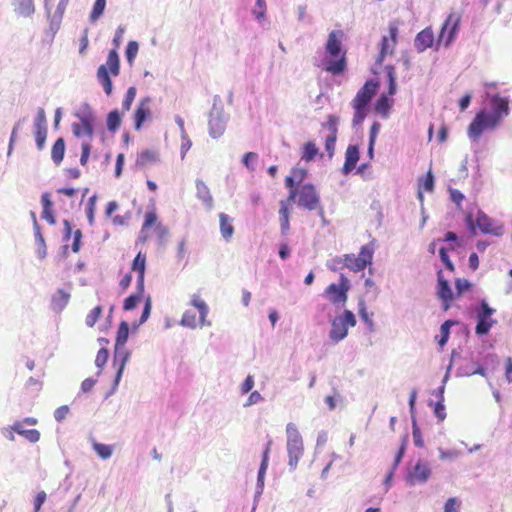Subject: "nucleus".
Listing matches in <instances>:
<instances>
[{
	"mask_svg": "<svg viewBox=\"0 0 512 512\" xmlns=\"http://www.w3.org/2000/svg\"><path fill=\"white\" fill-rule=\"evenodd\" d=\"M492 111H479L469 124L467 134L470 139L477 141L485 130L496 129L504 118L510 114L509 100L498 94L490 98Z\"/></svg>",
	"mask_w": 512,
	"mask_h": 512,
	"instance_id": "obj_1",
	"label": "nucleus"
},
{
	"mask_svg": "<svg viewBox=\"0 0 512 512\" xmlns=\"http://www.w3.org/2000/svg\"><path fill=\"white\" fill-rule=\"evenodd\" d=\"M297 200L300 207L307 210H315L320 205V197L314 185L305 183L299 185V191H292L286 199L279 202V221L282 234H287L290 229V207Z\"/></svg>",
	"mask_w": 512,
	"mask_h": 512,
	"instance_id": "obj_2",
	"label": "nucleus"
},
{
	"mask_svg": "<svg viewBox=\"0 0 512 512\" xmlns=\"http://www.w3.org/2000/svg\"><path fill=\"white\" fill-rule=\"evenodd\" d=\"M343 36L344 33L341 30L331 31L325 45V51L329 59L324 70L333 75L343 73L347 67L346 51L342 48Z\"/></svg>",
	"mask_w": 512,
	"mask_h": 512,
	"instance_id": "obj_3",
	"label": "nucleus"
},
{
	"mask_svg": "<svg viewBox=\"0 0 512 512\" xmlns=\"http://www.w3.org/2000/svg\"><path fill=\"white\" fill-rule=\"evenodd\" d=\"M378 86L377 81L367 80L351 101V106L354 109L353 125L358 126L363 123L367 116V106L376 94Z\"/></svg>",
	"mask_w": 512,
	"mask_h": 512,
	"instance_id": "obj_4",
	"label": "nucleus"
},
{
	"mask_svg": "<svg viewBox=\"0 0 512 512\" xmlns=\"http://www.w3.org/2000/svg\"><path fill=\"white\" fill-rule=\"evenodd\" d=\"M120 73V57L118 51L111 49L108 53L105 64H102L97 69V80L103 87V90L107 96H110L113 92V82L110 77L118 76Z\"/></svg>",
	"mask_w": 512,
	"mask_h": 512,
	"instance_id": "obj_5",
	"label": "nucleus"
},
{
	"mask_svg": "<svg viewBox=\"0 0 512 512\" xmlns=\"http://www.w3.org/2000/svg\"><path fill=\"white\" fill-rule=\"evenodd\" d=\"M286 435L288 463L292 469H295L304 453L303 439L297 426L291 422L286 425Z\"/></svg>",
	"mask_w": 512,
	"mask_h": 512,
	"instance_id": "obj_6",
	"label": "nucleus"
},
{
	"mask_svg": "<svg viewBox=\"0 0 512 512\" xmlns=\"http://www.w3.org/2000/svg\"><path fill=\"white\" fill-rule=\"evenodd\" d=\"M466 223L471 228L472 232L475 233V226L483 234H490L493 236H501L504 232V226L502 223L495 221L488 217L484 212L478 211L476 219H473L472 214L466 215Z\"/></svg>",
	"mask_w": 512,
	"mask_h": 512,
	"instance_id": "obj_7",
	"label": "nucleus"
},
{
	"mask_svg": "<svg viewBox=\"0 0 512 512\" xmlns=\"http://www.w3.org/2000/svg\"><path fill=\"white\" fill-rule=\"evenodd\" d=\"M461 19L462 16L458 12H451L448 14L446 20L442 24L438 39L436 40V49L441 45H444L445 47L451 45L458 34Z\"/></svg>",
	"mask_w": 512,
	"mask_h": 512,
	"instance_id": "obj_8",
	"label": "nucleus"
},
{
	"mask_svg": "<svg viewBox=\"0 0 512 512\" xmlns=\"http://www.w3.org/2000/svg\"><path fill=\"white\" fill-rule=\"evenodd\" d=\"M374 250V243L370 242L360 248V252L357 256L355 254H345L344 267L353 272L363 271L367 265L372 263Z\"/></svg>",
	"mask_w": 512,
	"mask_h": 512,
	"instance_id": "obj_9",
	"label": "nucleus"
},
{
	"mask_svg": "<svg viewBox=\"0 0 512 512\" xmlns=\"http://www.w3.org/2000/svg\"><path fill=\"white\" fill-rule=\"evenodd\" d=\"M355 324L354 314L350 310H345L342 315L332 321L329 332L330 339L336 343L343 340L347 336L349 327H353Z\"/></svg>",
	"mask_w": 512,
	"mask_h": 512,
	"instance_id": "obj_10",
	"label": "nucleus"
},
{
	"mask_svg": "<svg viewBox=\"0 0 512 512\" xmlns=\"http://www.w3.org/2000/svg\"><path fill=\"white\" fill-rule=\"evenodd\" d=\"M131 357V351L128 350L125 346H114V354H113V364L117 367L116 374L113 380L112 387L110 391L107 393L106 398L114 394L119 386L121 378L123 376L126 364L128 363Z\"/></svg>",
	"mask_w": 512,
	"mask_h": 512,
	"instance_id": "obj_11",
	"label": "nucleus"
},
{
	"mask_svg": "<svg viewBox=\"0 0 512 512\" xmlns=\"http://www.w3.org/2000/svg\"><path fill=\"white\" fill-rule=\"evenodd\" d=\"M350 290V282L348 278L341 274L339 283H332L324 291L325 296L329 301L334 304H345L348 298V291Z\"/></svg>",
	"mask_w": 512,
	"mask_h": 512,
	"instance_id": "obj_12",
	"label": "nucleus"
},
{
	"mask_svg": "<svg viewBox=\"0 0 512 512\" xmlns=\"http://www.w3.org/2000/svg\"><path fill=\"white\" fill-rule=\"evenodd\" d=\"M209 134L212 138H219L224 133L223 107L221 105V97L216 95L213 107L209 115Z\"/></svg>",
	"mask_w": 512,
	"mask_h": 512,
	"instance_id": "obj_13",
	"label": "nucleus"
},
{
	"mask_svg": "<svg viewBox=\"0 0 512 512\" xmlns=\"http://www.w3.org/2000/svg\"><path fill=\"white\" fill-rule=\"evenodd\" d=\"M495 310L491 308L486 300L480 302V309L477 311V325L475 333L477 335L488 334L491 327L496 323V320L491 319Z\"/></svg>",
	"mask_w": 512,
	"mask_h": 512,
	"instance_id": "obj_14",
	"label": "nucleus"
},
{
	"mask_svg": "<svg viewBox=\"0 0 512 512\" xmlns=\"http://www.w3.org/2000/svg\"><path fill=\"white\" fill-rule=\"evenodd\" d=\"M151 102L152 98L149 96H146L139 101L133 114L134 129L136 131L141 130L143 124L151 117Z\"/></svg>",
	"mask_w": 512,
	"mask_h": 512,
	"instance_id": "obj_15",
	"label": "nucleus"
},
{
	"mask_svg": "<svg viewBox=\"0 0 512 512\" xmlns=\"http://www.w3.org/2000/svg\"><path fill=\"white\" fill-rule=\"evenodd\" d=\"M437 284V295L439 299H441L442 301L443 309L447 311L451 306V302L453 300V293L448 281L444 278V275L441 270L438 271L437 273Z\"/></svg>",
	"mask_w": 512,
	"mask_h": 512,
	"instance_id": "obj_16",
	"label": "nucleus"
},
{
	"mask_svg": "<svg viewBox=\"0 0 512 512\" xmlns=\"http://www.w3.org/2000/svg\"><path fill=\"white\" fill-rule=\"evenodd\" d=\"M390 40L387 37H383L381 41V49L377 59V62L382 63L387 55H392L394 48L397 44L398 28L396 25L389 26Z\"/></svg>",
	"mask_w": 512,
	"mask_h": 512,
	"instance_id": "obj_17",
	"label": "nucleus"
},
{
	"mask_svg": "<svg viewBox=\"0 0 512 512\" xmlns=\"http://www.w3.org/2000/svg\"><path fill=\"white\" fill-rule=\"evenodd\" d=\"M71 299V291L62 288L57 289L51 296L50 309L54 313H61Z\"/></svg>",
	"mask_w": 512,
	"mask_h": 512,
	"instance_id": "obj_18",
	"label": "nucleus"
},
{
	"mask_svg": "<svg viewBox=\"0 0 512 512\" xmlns=\"http://www.w3.org/2000/svg\"><path fill=\"white\" fill-rule=\"evenodd\" d=\"M434 42V32L431 27H427L416 35L414 45L417 51L423 52L426 49L433 47Z\"/></svg>",
	"mask_w": 512,
	"mask_h": 512,
	"instance_id": "obj_19",
	"label": "nucleus"
},
{
	"mask_svg": "<svg viewBox=\"0 0 512 512\" xmlns=\"http://www.w3.org/2000/svg\"><path fill=\"white\" fill-rule=\"evenodd\" d=\"M431 475V470L427 464L418 462L413 467L412 471L408 475V480L411 484L424 483Z\"/></svg>",
	"mask_w": 512,
	"mask_h": 512,
	"instance_id": "obj_20",
	"label": "nucleus"
},
{
	"mask_svg": "<svg viewBox=\"0 0 512 512\" xmlns=\"http://www.w3.org/2000/svg\"><path fill=\"white\" fill-rule=\"evenodd\" d=\"M359 160V148L356 145H349L345 152V162L342 167V173L348 175L355 167Z\"/></svg>",
	"mask_w": 512,
	"mask_h": 512,
	"instance_id": "obj_21",
	"label": "nucleus"
},
{
	"mask_svg": "<svg viewBox=\"0 0 512 512\" xmlns=\"http://www.w3.org/2000/svg\"><path fill=\"white\" fill-rule=\"evenodd\" d=\"M41 205L43 207L41 218L45 219L50 225L56 224V218L53 212L54 203L51 200V194L49 192H44L41 195Z\"/></svg>",
	"mask_w": 512,
	"mask_h": 512,
	"instance_id": "obj_22",
	"label": "nucleus"
},
{
	"mask_svg": "<svg viewBox=\"0 0 512 512\" xmlns=\"http://www.w3.org/2000/svg\"><path fill=\"white\" fill-rule=\"evenodd\" d=\"M13 10L20 17H30L35 13L34 0H12Z\"/></svg>",
	"mask_w": 512,
	"mask_h": 512,
	"instance_id": "obj_23",
	"label": "nucleus"
},
{
	"mask_svg": "<svg viewBox=\"0 0 512 512\" xmlns=\"http://www.w3.org/2000/svg\"><path fill=\"white\" fill-rule=\"evenodd\" d=\"M196 190L197 198L203 202L208 210H211L213 207V198L210 194L209 188L201 179L196 180Z\"/></svg>",
	"mask_w": 512,
	"mask_h": 512,
	"instance_id": "obj_24",
	"label": "nucleus"
},
{
	"mask_svg": "<svg viewBox=\"0 0 512 512\" xmlns=\"http://www.w3.org/2000/svg\"><path fill=\"white\" fill-rule=\"evenodd\" d=\"M66 144L63 137H59L54 142L51 149V159L56 166H59L65 156Z\"/></svg>",
	"mask_w": 512,
	"mask_h": 512,
	"instance_id": "obj_25",
	"label": "nucleus"
},
{
	"mask_svg": "<svg viewBox=\"0 0 512 512\" xmlns=\"http://www.w3.org/2000/svg\"><path fill=\"white\" fill-rule=\"evenodd\" d=\"M11 429L25 437L29 442L31 443H36L39 441L40 439V432L36 429H24L23 426H22V423L19 422V421H16L13 426L11 427Z\"/></svg>",
	"mask_w": 512,
	"mask_h": 512,
	"instance_id": "obj_26",
	"label": "nucleus"
},
{
	"mask_svg": "<svg viewBox=\"0 0 512 512\" xmlns=\"http://www.w3.org/2000/svg\"><path fill=\"white\" fill-rule=\"evenodd\" d=\"M434 190V176L429 170L426 175L419 179L418 183V198L422 202L424 199L423 193L424 192H432Z\"/></svg>",
	"mask_w": 512,
	"mask_h": 512,
	"instance_id": "obj_27",
	"label": "nucleus"
},
{
	"mask_svg": "<svg viewBox=\"0 0 512 512\" xmlns=\"http://www.w3.org/2000/svg\"><path fill=\"white\" fill-rule=\"evenodd\" d=\"M393 100H391L388 95H381L374 106V110L377 114L381 115L383 118H387L389 116Z\"/></svg>",
	"mask_w": 512,
	"mask_h": 512,
	"instance_id": "obj_28",
	"label": "nucleus"
},
{
	"mask_svg": "<svg viewBox=\"0 0 512 512\" xmlns=\"http://www.w3.org/2000/svg\"><path fill=\"white\" fill-rule=\"evenodd\" d=\"M122 123V115L118 109L111 110L106 117V127L111 133L118 131Z\"/></svg>",
	"mask_w": 512,
	"mask_h": 512,
	"instance_id": "obj_29",
	"label": "nucleus"
},
{
	"mask_svg": "<svg viewBox=\"0 0 512 512\" xmlns=\"http://www.w3.org/2000/svg\"><path fill=\"white\" fill-rule=\"evenodd\" d=\"M129 333H130V325L127 321H121L119 323V326H118V329H117V332H116V337H115V344L114 346H125V344L127 343L128 341V338H129Z\"/></svg>",
	"mask_w": 512,
	"mask_h": 512,
	"instance_id": "obj_30",
	"label": "nucleus"
},
{
	"mask_svg": "<svg viewBox=\"0 0 512 512\" xmlns=\"http://www.w3.org/2000/svg\"><path fill=\"white\" fill-rule=\"evenodd\" d=\"M191 305L194 306L199 311V323L201 326L207 324L206 317L208 315L209 309L205 301L199 298V296L194 295L191 300Z\"/></svg>",
	"mask_w": 512,
	"mask_h": 512,
	"instance_id": "obj_31",
	"label": "nucleus"
},
{
	"mask_svg": "<svg viewBox=\"0 0 512 512\" xmlns=\"http://www.w3.org/2000/svg\"><path fill=\"white\" fill-rule=\"evenodd\" d=\"M319 154V149L316 144L312 141L306 142L302 150V160L310 162Z\"/></svg>",
	"mask_w": 512,
	"mask_h": 512,
	"instance_id": "obj_32",
	"label": "nucleus"
},
{
	"mask_svg": "<svg viewBox=\"0 0 512 512\" xmlns=\"http://www.w3.org/2000/svg\"><path fill=\"white\" fill-rule=\"evenodd\" d=\"M34 237L37 245V256L39 259H44L47 255V247L41 229H36V231H34Z\"/></svg>",
	"mask_w": 512,
	"mask_h": 512,
	"instance_id": "obj_33",
	"label": "nucleus"
},
{
	"mask_svg": "<svg viewBox=\"0 0 512 512\" xmlns=\"http://www.w3.org/2000/svg\"><path fill=\"white\" fill-rule=\"evenodd\" d=\"M72 132L75 137L81 138L85 135L89 138L90 141L92 140L94 135V124L90 126L81 127L79 123H73Z\"/></svg>",
	"mask_w": 512,
	"mask_h": 512,
	"instance_id": "obj_34",
	"label": "nucleus"
},
{
	"mask_svg": "<svg viewBox=\"0 0 512 512\" xmlns=\"http://www.w3.org/2000/svg\"><path fill=\"white\" fill-rule=\"evenodd\" d=\"M105 8L106 0H95L89 16L90 22L94 23L100 19L105 11Z\"/></svg>",
	"mask_w": 512,
	"mask_h": 512,
	"instance_id": "obj_35",
	"label": "nucleus"
},
{
	"mask_svg": "<svg viewBox=\"0 0 512 512\" xmlns=\"http://www.w3.org/2000/svg\"><path fill=\"white\" fill-rule=\"evenodd\" d=\"M131 269L137 274H145L146 271V255L141 251L135 256L132 261Z\"/></svg>",
	"mask_w": 512,
	"mask_h": 512,
	"instance_id": "obj_36",
	"label": "nucleus"
},
{
	"mask_svg": "<svg viewBox=\"0 0 512 512\" xmlns=\"http://www.w3.org/2000/svg\"><path fill=\"white\" fill-rule=\"evenodd\" d=\"M48 128H33L35 144L39 151H42L46 145Z\"/></svg>",
	"mask_w": 512,
	"mask_h": 512,
	"instance_id": "obj_37",
	"label": "nucleus"
},
{
	"mask_svg": "<svg viewBox=\"0 0 512 512\" xmlns=\"http://www.w3.org/2000/svg\"><path fill=\"white\" fill-rule=\"evenodd\" d=\"M93 449L103 460L109 459L113 453V448L111 445L98 443L96 441L93 442Z\"/></svg>",
	"mask_w": 512,
	"mask_h": 512,
	"instance_id": "obj_38",
	"label": "nucleus"
},
{
	"mask_svg": "<svg viewBox=\"0 0 512 512\" xmlns=\"http://www.w3.org/2000/svg\"><path fill=\"white\" fill-rule=\"evenodd\" d=\"M387 78H388V95L393 96L396 93L397 85H396V73L395 68L392 65H388L385 68Z\"/></svg>",
	"mask_w": 512,
	"mask_h": 512,
	"instance_id": "obj_39",
	"label": "nucleus"
},
{
	"mask_svg": "<svg viewBox=\"0 0 512 512\" xmlns=\"http://www.w3.org/2000/svg\"><path fill=\"white\" fill-rule=\"evenodd\" d=\"M158 159V156L155 152L146 149L143 150L137 158L136 164L139 166H145L149 162H156Z\"/></svg>",
	"mask_w": 512,
	"mask_h": 512,
	"instance_id": "obj_40",
	"label": "nucleus"
},
{
	"mask_svg": "<svg viewBox=\"0 0 512 512\" xmlns=\"http://www.w3.org/2000/svg\"><path fill=\"white\" fill-rule=\"evenodd\" d=\"M142 298H143V296L138 295L136 293L130 294L123 301V310L124 311H132V310H134L139 305V303L141 302Z\"/></svg>",
	"mask_w": 512,
	"mask_h": 512,
	"instance_id": "obj_41",
	"label": "nucleus"
},
{
	"mask_svg": "<svg viewBox=\"0 0 512 512\" xmlns=\"http://www.w3.org/2000/svg\"><path fill=\"white\" fill-rule=\"evenodd\" d=\"M139 50V44L137 41L131 40L128 42L125 49V57L127 62L132 65Z\"/></svg>",
	"mask_w": 512,
	"mask_h": 512,
	"instance_id": "obj_42",
	"label": "nucleus"
},
{
	"mask_svg": "<svg viewBox=\"0 0 512 512\" xmlns=\"http://www.w3.org/2000/svg\"><path fill=\"white\" fill-rule=\"evenodd\" d=\"M102 313H103L102 306L101 305H97L86 316L85 324L88 327H93L96 324V322L99 320V318L101 317Z\"/></svg>",
	"mask_w": 512,
	"mask_h": 512,
	"instance_id": "obj_43",
	"label": "nucleus"
},
{
	"mask_svg": "<svg viewBox=\"0 0 512 512\" xmlns=\"http://www.w3.org/2000/svg\"><path fill=\"white\" fill-rule=\"evenodd\" d=\"M443 392H444V387L442 386V387L439 389V397H440V399H439V401L435 404V407H434V413H435L436 417H437L440 421H443V420L446 418Z\"/></svg>",
	"mask_w": 512,
	"mask_h": 512,
	"instance_id": "obj_44",
	"label": "nucleus"
},
{
	"mask_svg": "<svg viewBox=\"0 0 512 512\" xmlns=\"http://www.w3.org/2000/svg\"><path fill=\"white\" fill-rule=\"evenodd\" d=\"M180 324L184 327L195 328L196 323V313L193 310H186L182 316Z\"/></svg>",
	"mask_w": 512,
	"mask_h": 512,
	"instance_id": "obj_45",
	"label": "nucleus"
},
{
	"mask_svg": "<svg viewBox=\"0 0 512 512\" xmlns=\"http://www.w3.org/2000/svg\"><path fill=\"white\" fill-rule=\"evenodd\" d=\"M137 90L134 86H131L127 89L125 97L122 102V109L123 111H129L132 103L136 97Z\"/></svg>",
	"mask_w": 512,
	"mask_h": 512,
	"instance_id": "obj_46",
	"label": "nucleus"
},
{
	"mask_svg": "<svg viewBox=\"0 0 512 512\" xmlns=\"http://www.w3.org/2000/svg\"><path fill=\"white\" fill-rule=\"evenodd\" d=\"M270 444H271V442L268 443L267 447L265 448V450L263 452L261 465H260V468H259V471H258V481H262L263 480V477H264V475L266 473V470H267V467H268L269 453H270Z\"/></svg>",
	"mask_w": 512,
	"mask_h": 512,
	"instance_id": "obj_47",
	"label": "nucleus"
},
{
	"mask_svg": "<svg viewBox=\"0 0 512 512\" xmlns=\"http://www.w3.org/2000/svg\"><path fill=\"white\" fill-rule=\"evenodd\" d=\"M454 324H456L455 321H452V320H447L445 321L442 325H441V328H440V331H441V339L439 340V345L440 346H444L446 344V342L448 341V338H449V334H450V328L451 326H453Z\"/></svg>",
	"mask_w": 512,
	"mask_h": 512,
	"instance_id": "obj_48",
	"label": "nucleus"
},
{
	"mask_svg": "<svg viewBox=\"0 0 512 512\" xmlns=\"http://www.w3.org/2000/svg\"><path fill=\"white\" fill-rule=\"evenodd\" d=\"M109 358V350L105 347H102L99 349L96 359H95V365L98 369H103V367L106 365Z\"/></svg>",
	"mask_w": 512,
	"mask_h": 512,
	"instance_id": "obj_49",
	"label": "nucleus"
},
{
	"mask_svg": "<svg viewBox=\"0 0 512 512\" xmlns=\"http://www.w3.org/2000/svg\"><path fill=\"white\" fill-rule=\"evenodd\" d=\"M33 128H48L45 110L41 107L37 110V114L33 122Z\"/></svg>",
	"mask_w": 512,
	"mask_h": 512,
	"instance_id": "obj_50",
	"label": "nucleus"
},
{
	"mask_svg": "<svg viewBox=\"0 0 512 512\" xmlns=\"http://www.w3.org/2000/svg\"><path fill=\"white\" fill-rule=\"evenodd\" d=\"M151 309H152V301H151V297L148 296L145 299L142 314L138 320V325H142L148 320V318L150 317V314H151Z\"/></svg>",
	"mask_w": 512,
	"mask_h": 512,
	"instance_id": "obj_51",
	"label": "nucleus"
},
{
	"mask_svg": "<svg viewBox=\"0 0 512 512\" xmlns=\"http://www.w3.org/2000/svg\"><path fill=\"white\" fill-rule=\"evenodd\" d=\"M97 201V195H92L86 206V216L90 225L94 223L95 204Z\"/></svg>",
	"mask_w": 512,
	"mask_h": 512,
	"instance_id": "obj_52",
	"label": "nucleus"
},
{
	"mask_svg": "<svg viewBox=\"0 0 512 512\" xmlns=\"http://www.w3.org/2000/svg\"><path fill=\"white\" fill-rule=\"evenodd\" d=\"M92 145L89 141H83L81 144V156H80V164L82 166L87 165L90 154H91Z\"/></svg>",
	"mask_w": 512,
	"mask_h": 512,
	"instance_id": "obj_53",
	"label": "nucleus"
},
{
	"mask_svg": "<svg viewBox=\"0 0 512 512\" xmlns=\"http://www.w3.org/2000/svg\"><path fill=\"white\" fill-rule=\"evenodd\" d=\"M155 233L158 238V242L160 245H165L167 241V237L169 235V230L162 223H158L155 227Z\"/></svg>",
	"mask_w": 512,
	"mask_h": 512,
	"instance_id": "obj_54",
	"label": "nucleus"
},
{
	"mask_svg": "<svg viewBox=\"0 0 512 512\" xmlns=\"http://www.w3.org/2000/svg\"><path fill=\"white\" fill-rule=\"evenodd\" d=\"M471 286L472 284L467 279L457 278L455 280L457 297L461 296L465 291H468L471 288Z\"/></svg>",
	"mask_w": 512,
	"mask_h": 512,
	"instance_id": "obj_55",
	"label": "nucleus"
},
{
	"mask_svg": "<svg viewBox=\"0 0 512 512\" xmlns=\"http://www.w3.org/2000/svg\"><path fill=\"white\" fill-rule=\"evenodd\" d=\"M157 222V215L154 211L147 212L145 215V219L141 228V233H143L146 229L151 228L152 226H156Z\"/></svg>",
	"mask_w": 512,
	"mask_h": 512,
	"instance_id": "obj_56",
	"label": "nucleus"
},
{
	"mask_svg": "<svg viewBox=\"0 0 512 512\" xmlns=\"http://www.w3.org/2000/svg\"><path fill=\"white\" fill-rule=\"evenodd\" d=\"M337 140V134L329 133L325 139V149L328 152L329 157L334 155L335 145Z\"/></svg>",
	"mask_w": 512,
	"mask_h": 512,
	"instance_id": "obj_57",
	"label": "nucleus"
},
{
	"mask_svg": "<svg viewBox=\"0 0 512 512\" xmlns=\"http://www.w3.org/2000/svg\"><path fill=\"white\" fill-rule=\"evenodd\" d=\"M73 242L71 245V249L74 253H78L81 249L82 244V231L80 229H77L73 232Z\"/></svg>",
	"mask_w": 512,
	"mask_h": 512,
	"instance_id": "obj_58",
	"label": "nucleus"
},
{
	"mask_svg": "<svg viewBox=\"0 0 512 512\" xmlns=\"http://www.w3.org/2000/svg\"><path fill=\"white\" fill-rule=\"evenodd\" d=\"M75 116L77 118L95 116V113L90 104L88 102H84L81 104L79 110L75 113Z\"/></svg>",
	"mask_w": 512,
	"mask_h": 512,
	"instance_id": "obj_59",
	"label": "nucleus"
},
{
	"mask_svg": "<svg viewBox=\"0 0 512 512\" xmlns=\"http://www.w3.org/2000/svg\"><path fill=\"white\" fill-rule=\"evenodd\" d=\"M125 33V26H118V28L115 31V35L113 37L112 43L114 45V48L116 51L120 47L122 40H123V34Z\"/></svg>",
	"mask_w": 512,
	"mask_h": 512,
	"instance_id": "obj_60",
	"label": "nucleus"
},
{
	"mask_svg": "<svg viewBox=\"0 0 512 512\" xmlns=\"http://www.w3.org/2000/svg\"><path fill=\"white\" fill-rule=\"evenodd\" d=\"M70 409L67 405H62L54 411V418L57 422L61 423L68 415Z\"/></svg>",
	"mask_w": 512,
	"mask_h": 512,
	"instance_id": "obj_61",
	"label": "nucleus"
},
{
	"mask_svg": "<svg viewBox=\"0 0 512 512\" xmlns=\"http://www.w3.org/2000/svg\"><path fill=\"white\" fill-rule=\"evenodd\" d=\"M47 495L45 491H40L37 493L34 499V509L33 512H40L42 505L45 503Z\"/></svg>",
	"mask_w": 512,
	"mask_h": 512,
	"instance_id": "obj_62",
	"label": "nucleus"
},
{
	"mask_svg": "<svg viewBox=\"0 0 512 512\" xmlns=\"http://www.w3.org/2000/svg\"><path fill=\"white\" fill-rule=\"evenodd\" d=\"M63 225H64V229H63L62 241L66 243L71 239V237L73 235V230H72V224L69 220L64 219Z\"/></svg>",
	"mask_w": 512,
	"mask_h": 512,
	"instance_id": "obj_63",
	"label": "nucleus"
},
{
	"mask_svg": "<svg viewBox=\"0 0 512 512\" xmlns=\"http://www.w3.org/2000/svg\"><path fill=\"white\" fill-rule=\"evenodd\" d=\"M459 505L456 498H449L444 506V512H458Z\"/></svg>",
	"mask_w": 512,
	"mask_h": 512,
	"instance_id": "obj_64",
	"label": "nucleus"
}]
</instances>
